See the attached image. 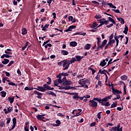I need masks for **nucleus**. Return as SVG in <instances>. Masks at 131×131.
I'll list each match as a JSON object with an SVG mask.
<instances>
[{
  "label": "nucleus",
  "instance_id": "49",
  "mask_svg": "<svg viewBox=\"0 0 131 131\" xmlns=\"http://www.w3.org/2000/svg\"><path fill=\"white\" fill-rule=\"evenodd\" d=\"M58 83H59V82H58V80L57 79L55 80L54 81V85L55 86H58Z\"/></svg>",
  "mask_w": 131,
  "mask_h": 131
},
{
  "label": "nucleus",
  "instance_id": "10",
  "mask_svg": "<svg viewBox=\"0 0 131 131\" xmlns=\"http://www.w3.org/2000/svg\"><path fill=\"white\" fill-rule=\"evenodd\" d=\"M74 28H76V26H71L69 27L68 29L64 30V32H68V31H72V29H74Z\"/></svg>",
  "mask_w": 131,
  "mask_h": 131
},
{
  "label": "nucleus",
  "instance_id": "62",
  "mask_svg": "<svg viewBox=\"0 0 131 131\" xmlns=\"http://www.w3.org/2000/svg\"><path fill=\"white\" fill-rule=\"evenodd\" d=\"M62 63H63V60L61 61H60V62H57V65H58V66H62Z\"/></svg>",
  "mask_w": 131,
  "mask_h": 131
},
{
  "label": "nucleus",
  "instance_id": "47",
  "mask_svg": "<svg viewBox=\"0 0 131 131\" xmlns=\"http://www.w3.org/2000/svg\"><path fill=\"white\" fill-rule=\"evenodd\" d=\"M97 39V46H100V44L101 43V38L99 37L96 38Z\"/></svg>",
  "mask_w": 131,
  "mask_h": 131
},
{
  "label": "nucleus",
  "instance_id": "8",
  "mask_svg": "<svg viewBox=\"0 0 131 131\" xmlns=\"http://www.w3.org/2000/svg\"><path fill=\"white\" fill-rule=\"evenodd\" d=\"M55 123L56 124L52 123V124H51V125H52V126H54L55 127L56 126H59L60 124H61V121L60 120H57L55 121Z\"/></svg>",
  "mask_w": 131,
  "mask_h": 131
},
{
  "label": "nucleus",
  "instance_id": "13",
  "mask_svg": "<svg viewBox=\"0 0 131 131\" xmlns=\"http://www.w3.org/2000/svg\"><path fill=\"white\" fill-rule=\"evenodd\" d=\"M57 78H58V79H57V81L58 82V83H62L63 82L62 81V76H61V74H59L56 76Z\"/></svg>",
  "mask_w": 131,
  "mask_h": 131
},
{
  "label": "nucleus",
  "instance_id": "12",
  "mask_svg": "<svg viewBox=\"0 0 131 131\" xmlns=\"http://www.w3.org/2000/svg\"><path fill=\"white\" fill-rule=\"evenodd\" d=\"M43 116H46V114H43L42 115H38L36 116V118L38 119V120H42L45 118Z\"/></svg>",
  "mask_w": 131,
  "mask_h": 131
},
{
  "label": "nucleus",
  "instance_id": "4",
  "mask_svg": "<svg viewBox=\"0 0 131 131\" xmlns=\"http://www.w3.org/2000/svg\"><path fill=\"white\" fill-rule=\"evenodd\" d=\"M78 83L81 85L77 86L76 88H81L82 86H84V85L86 83V81L84 80L83 79H81L78 81Z\"/></svg>",
  "mask_w": 131,
  "mask_h": 131
},
{
  "label": "nucleus",
  "instance_id": "21",
  "mask_svg": "<svg viewBox=\"0 0 131 131\" xmlns=\"http://www.w3.org/2000/svg\"><path fill=\"white\" fill-rule=\"evenodd\" d=\"M49 26H50V25H45L42 29V31H47V30L49 28Z\"/></svg>",
  "mask_w": 131,
  "mask_h": 131
},
{
  "label": "nucleus",
  "instance_id": "40",
  "mask_svg": "<svg viewBox=\"0 0 131 131\" xmlns=\"http://www.w3.org/2000/svg\"><path fill=\"white\" fill-rule=\"evenodd\" d=\"M77 34H78L79 35H82L83 36H84L85 35H86V33L84 32V33L77 32L75 34V35H77Z\"/></svg>",
  "mask_w": 131,
  "mask_h": 131
},
{
  "label": "nucleus",
  "instance_id": "51",
  "mask_svg": "<svg viewBox=\"0 0 131 131\" xmlns=\"http://www.w3.org/2000/svg\"><path fill=\"white\" fill-rule=\"evenodd\" d=\"M99 21H100V23H101V25H104V22L105 21L104 18L100 19Z\"/></svg>",
  "mask_w": 131,
  "mask_h": 131
},
{
  "label": "nucleus",
  "instance_id": "36",
  "mask_svg": "<svg viewBox=\"0 0 131 131\" xmlns=\"http://www.w3.org/2000/svg\"><path fill=\"white\" fill-rule=\"evenodd\" d=\"M0 126L1 127H5L6 126V124L5 123V122L3 121H0Z\"/></svg>",
  "mask_w": 131,
  "mask_h": 131
},
{
  "label": "nucleus",
  "instance_id": "26",
  "mask_svg": "<svg viewBox=\"0 0 131 131\" xmlns=\"http://www.w3.org/2000/svg\"><path fill=\"white\" fill-rule=\"evenodd\" d=\"M73 99L74 100H78L79 99V96H78V93H76L75 95L73 96Z\"/></svg>",
  "mask_w": 131,
  "mask_h": 131
},
{
  "label": "nucleus",
  "instance_id": "56",
  "mask_svg": "<svg viewBox=\"0 0 131 131\" xmlns=\"http://www.w3.org/2000/svg\"><path fill=\"white\" fill-rule=\"evenodd\" d=\"M63 90H71V86H63Z\"/></svg>",
  "mask_w": 131,
  "mask_h": 131
},
{
  "label": "nucleus",
  "instance_id": "14",
  "mask_svg": "<svg viewBox=\"0 0 131 131\" xmlns=\"http://www.w3.org/2000/svg\"><path fill=\"white\" fill-rule=\"evenodd\" d=\"M120 128V124H118L116 127H112L110 129L111 131H117V129Z\"/></svg>",
  "mask_w": 131,
  "mask_h": 131
},
{
  "label": "nucleus",
  "instance_id": "63",
  "mask_svg": "<svg viewBox=\"0 0 131 131\" xmlns=\"http://www.w3.org/2000/svg\"><path fill=\"white\" fill-rule=\"evenodd\" d=\"M111 98H112V95H110L109 96H107L105 97V98L106 99V100L108 101V100H110V99H111Z\"/></svg>",
  "mask_w": 131,
  "mask_h": 131
},
{
  "label": "nucleus",
  "instance_id": "44",
  "mask_svg": "<svg viewBox=\"0 0 131 131\" xmlns=\"http://www.w3.org/2000/svg\"><path fill=\"white\" fill-rule=\"evenodd\" d=\"M121 79H122V80H126V79H127V76L125 75L122 76L121 77Z\"/></svg>",
  "mask_w": 131,
  "mask_h": 131
},
{
  "label": "nucleus",
  "instance_id": "16",
  "mask_svg": "<svg viewBox=\"0 0 131 131\" xmlns=\"http://www.w3.org/2000/svg\"><path fill=\"white\" fill-rule=\"evenodd\" d=\"M115 40L113 39V40H109V42L107 44V46H110L112 48L113 47V43H115Z\"/></svg>",
  "mask_w": 131,
  "mask_h": 131
},
{
  "label": "nucleus",
  "instance_id": "54",
  "mask_svg": "<svg viewBox=\"0 0 131 131\" xmlns=\"http://www.w3.org/2000/svg\"><path fill=\"white\" fill-rule=\"evenodd\" d=\"M112 11H113L114 12H115V13H119V14H121V13L120 12V11H119V10L118 9H112Z\"/></svg>",
  "mask_w": 131,
  "mask_h": 131
},
{
  "label": "nucleus",
  "instance_id": "20",
  "mask_svg": "<svg viewBox=\"0 0 131 131\" xmlns=\"http://www.w3.org/2000/svg\"><path fill=\"white\" fill-rule=\"evenodd\" d=\"M106 44H107V40L104 39V40L102 41V43H101V45H100V48H102L103 49V48H104V46L105 45H106Z\"/></svg>",
  "mask_w": 131,
  "mask_h": 131
},
{
  "label": "nucleus",
  "instance_id": "41",
  "mask_svg": "<svg viewBox=\"0 0 131 131\" xmlns=\"http://www.w3.org/2000/svg\"><path fill=\"white\" fill-rule=\"evenodd\" d=\"M60 74V76H62V77H64V76H68V75H69V74L67 73H60V74Z\"/></svg>",
  "mask_w": 131,
  "mask_h": 131
},
{
  "label": "nucleus",
  "instance_id": "48",
  "mask_svg": "<svg viewBox=\"0 0 131 131\" xmlns=\"http://www.w3.org/2000/svg\"><path fill=\"white\" fill-rule=\"evenodd\" d=\"M123 46H122L121 45L119 47V48H117L116 51H117L118 52H121V50H122V48H123Z\"/></svg>",
  "mask_w": 131,
  "mask_h": 131
},
{
  "label": "nucleus",
  "instance_id": "31",
  "mask_svg": "<svg viewBox=\"0 0 131 131\" xmlns=\"http://www.w3.org/2000/svg\"><path fill=\"white\" fill-rule=\"evenodd\" d=\"M27 33V29H26V28H23L21 34H23V35H25V34H26Z\"/></svg>",
  "mask_w": 131,
  "mask_h": 131
},
{
  "label": "nucleus",
  "instance_id": "53",
  "mask_svg": "<svg viewBox=\"0 0 131 131\" xmlns=\"http://www.w3.org/2000/svg\"><path fill=\"white\" fill-rule=\"evenodd\" d=\"M37 95L38 96H37V98H38V99H41V97H42V94L39 93Z\"/></svg>",
  "mask_w": 131,
  "mask_h": 131
},
{
  "label": "nucleus",
  "instance_id": "27",
  "mask_svg": "<svg viewBox=\"0 0 131 131\" xmlns=\"http://www.w3.org/2000/svg\"><path fill=\"white\" fill-rule=\"evenodd\" d=\"M9 62H10V60L8 59H4V61H2V64H4V65H6V64H8V63H9Z\"/></svg>",
  "mask_w": 131,
  "mask_h": 131
},
{
  "label": "nucleus",
  "instance_id": "29",
  "mask_svg": "<svg viewBox=\"0 0 131 131\" xmlns=\"http://www.w3.org/2000/svg\"><path fill=\"white\" fill-rule=\"evenodd\" d=\"M92 46L90 44H86L85 46H84V49L85 50H90V49H91Z\"/></svg>",
  "mask_w": 131,
  "mask_h": 131
},
{
  "label": "nucleus",
  "instance_id": "46",
  "mask_svg": "<svg viewBox=\"0 0 131 131\" xmlns=\"http://www.w3.org/2000/svg\"><path fill=\"white\" fill-rule=\"evenodd\" d=\"M1 93L2 94V97H3V98H5V97H6V95H7V93H6V92L5 91H2L1 92Z\"/></svg>",
  "mask_w": 131,
  "mask_h": 131
},
{
  "label": "nucleus",
  "instance_id": "9",
  "mask_svg": "<svg viewBox=\"0 0 131 131\" xmlns=\"http://www.w3.org/2000/svg\"><path fill=\"white\" fill-rule=\"evenodd\" d=\"M36 90H37V91H39V92H46V90L45 89V88L43 86H37V88H36Z\"/></svg>",
  "mask_w": 131,
  "mask_h": 131
},
{
  "label": "nucleus",
  "instance_id": "45",
  "mask_svg": "<svg viewBox=\"0 0 131 131\" xmlns=\"http://www.w3.org/2000/svg\"><path fill=\"white\" fill-rule=\"evenodd\" d=\"M47 78L49 81L47 82V84H51V83H52V79L50 77H48Z\"/></svg>",
  "mask_w": 131,
  "mask_h": 131
},
{
  "label": "nucleus",
  "instance_id": "52",
  "mask_svg": "<svg viewBox=\"0 0 131 131\" xmlns=\"http://www.w3.org/2000/svg\"><path fill=\"white\" fill-rule=\"evenodd\" d=\"M101 5L102 7H105L107 5V2L103 1L101 2Z\"/></svg>",
  "mask_w": 131,
  "mask_h": 131
},
{
  "label": "nucleus",
  "instance_id": "17",
  "mask_svg": "<svg viewBox=\"0 0 131 131\" xmlns=\"http://www.w3.org/2000/svg\"><path fill=\"white\" fill-rule=\"evenodd\" d=\"M91 28H98V24L96 21H94L92 25L90 26Z\"/></svg>",
  "mask_w": 131,
  "mask_h": 131
},
{
  "label": "nucleus",
  "instance_id": "50",
  "mask_svg": "<svg viewBox=\"0 0 131 131\" xmlns=\"http://www.w3.org/2000/svg\"><path fill=\"white\" fill-rule=\"evenodd\" d=\"M6 124H9V123H10V122H11V118H6Z\"/></svg>",
  "mask_w": 131,
  "mask_h": 131
},
{
  "label": "nucleus",
  "instance_id": "35",
  "mask_svg": "<svg viewBox=\"0 0 131 131\" xmlns=\"http://www.w3.org/2000/svg\"><path fill=\"white\" fill-rule=\"evenodd\" d=\"M128 31V27L125 25L124 30L123 31V33L125 34H127V32Z\"/></svg>",
  "mask_w": 131,
  "mask_h": 131
},
{
  "label": "nucleus",
  "instance_id": "6",
  "mask_svg": "<svg viewBox=\"0 0 131 131\" xmlns=\"http://www.w3.org/2000/svg\"><path fill=\"white\" fill-rule=\"evenodd\" d=\"M12 121H13V125L11 128L10 129V130H13V129H14L16 127V124L17 123V119H16V118H13Z\"/></svg>",
  "mask_w": 131,
  "mask_h": 131
},
{
  "label": "nucleus",
  "instance_id": "43",
  "mask_svg": "<svg viewBox=\"0 0 131 131\" xmlns=\"http://www.w3.org/2000/svg\"><path fill=\"white\" fill-rule=\"evenodd\" d=\"M116 106H117V102H114L111 106V108H115V107H116Z\"/></svg>",
  "mask_w": 131,
  "mask_h": 131
},
{
  "label": "nucleus",
  "instance_id": "55",
  "mask_svg": "<svg viewBox=\"0 0 131 131\" xmlns=\"http://www.w3.org/2000/svg\"><path fill=\"white\" fill-rule=\"evenodd\" d=\"M25 91H31V90H33V89H31L28 86H26L25 89H24Z\"/></svg>",
  "mask_w": 131,
  "mask_h": 131
},
{
  "label": "nucleus",
  "instance_id": "7",
  "mask_svg": "<svg viewBox=\"0 0 131 131\" xmlns=\"http://www.w3.org/2000/svg\"><path fill=\"white\" fill-rule=\"evenodd\" d=\"M112 89L113 93L114 94V95H118L119 94H121V92L117 90H115L114 89V87H113V85H112Z\"/></svg>",
  "mask_w": 131,
  "mask_h": 131
},
{
  "label": "nucleus",
  "instance_id": "3",
  "mask_svg": "<svg viewBox=\"0 0 131 131\" xmlns=\"http://www.w3.org/2000/svg\"><path fill=\"white\" fill-rule=\"evenodd\" d=\"M89 105L93 108H96V107H98V102L94 100H90L89 101Z\"/></svg>",
  "mask_w": 131,
  "mask_h": 131
},
{
  "label": "nucleus",
  "instance_id": "58",
  "mask_svg": "<svg viewBox=\"0 0 131 131\" xmlns=\"http://www.w3.org/2000/svg\"><path fill=\"white\" fill-rule=\"evenodd\" d=\"M105 101H103L102 100H100V101H99V103L101 104V105H102V106H105Z\"/></svg>",
  "mask_w": 131,
  "mask_h": 131
},
{
  "label": "nucleus",
  "instance_id": "28",
  "mask_svg": "<svg viewBox=\"0 0 131 131\" xmlns=\"http://www.w3.org/2000/svg\"><path fill=\"white\" fill-rule=\"evenodd\" d=\"M11 56L8 55V54H3V55L1 56V58L2 59H4V58H11Z\"/></svg>",
  "mask_w": 131,
  "mask_h": 131
},
{
  "label": "nucleus",
  "instance_id": "22",
  "mask_svg": "<svg viewBox=\"0 0 131 131\" xmlns=\"http://www.w3.org/2000/svg\"><path fill=\"white\" fill-rule=\"evenodd\" d=\"M70 47H76L77 46V42L75 41H72L70 43Z\"/></svg>",
  "mask_w": 131,
  "mask_h": 131
},
{
  "label": "nucleus",
  "instance_id": "59",
  "mask_svg": "<svg viewBox=\"0 0 131 131\" xmlns=\"http://www.w3.org/2000/svg\"><path fill=\"white\" fill-rule=\"evenodd\" d=\"M8 84L9 85H12L13 86H14V85H16V84L13 82H9Z\"/></svg>",
  "mask_w": 131,
  "mask_h": 131
},
{
  "label": "nucleus",
  "instance_id": "30",
  "mask_svg": "<svg viewBox=\"0 0 131 131\" xmlns=\"http://www.w3.org/2000/svg\"><path fill=\"white\" fill-rule=\"evenodd\" d=\"M61 53L64 56H67V55H68V51L66 50H61Z\"/></svg>",
  "mask_w": 131,
  "mask_h": 131
},
{
  "label": "nucleus",
  "instance_id": "39",
  "mask_svg": "<svg viewBox=\"0 0 131 131\" xmlns=\"http://www.w3.org/2000/svg\"><path fill=\"white\" fill-rule=\"evenodd\" d=\"M47 94H48V95H51L52 96H54V97H57V95L55 94V93L52 91H49L48 92H47Z\"/></svg>",
  "mask_w": 131,
  "mask_h": 131
},
{
  "label": "nucleus",
  "instance_id": "18",
  "mask_svg": "<svg viewBox=\"0 0 131 131\" xmlns=\"http://www.w3.org/2000/svg\"><path fill=\"white\" fill-rule=\"evenodd\" d=\"M72 82L71 81L66 80L63 82V85H70Z\"/></svg>",
  "mask_w": 131,
  "mask_h": 131
},
{
  "label": "nucleus",
  "instance_id": "11",
  "mask_svg": "<svg viewBox=\"0 0 131 131\" xmlns=\"http://www.w3.org/2000/svg\"><path fill=\"white\" fill-rule=\"evenodd\" d=\"M74 28H76V26H71L69 27L68 29L64 30V32H68V31H72V29H74Z\"/></svg>",
  "mask_w": 131,
  "mask_h": 131
},
{
  "label": "nucleus",
  "instance_id": "57",
  "mask_svg": "<svg viewBox=\"0 0 131 131\" xmlns=\"http://www.w3.org/2000/svg\"><path fill=\"white\" fill-rule=\"evenodd\" d=\"M101 113H102V112H100L97 114V117L98 119H101Z\"/></svg>",
  "mask_w": 131,
  "mask_h": 131
},
{
  "label": "nucleus",
  "instance_id": "42",
  "mask_svg": "<svg viewBox=\"0 0 131 131\" xmlns=\"http://www.w3.org/2000/svg\"><path fill=\"white\" fill-rule=\"evenodd\" d=\"M75 61H76V59H75V58H74V57L72 58L71 61L69 60L70 64H72V63H74V62H75Z\"/></svg>",
  "mask_w": 131,
  "mask_h": 131
},
{
  "label": "nucleus",
  "instance_id": "25",
  "mask_svg": "<svg viewBox=\"0 0 131 131\" xmlns=\"http://www.w3.org/2000/svg\"><path fill=\"white\" fill-rule=\"evenodd\" d=\"M108 21H110V22H112V23H113V24H115V25H116V22H115V20L113 19V18L110 17H108Z\"/></svg>",
  "mask_w": 131,
  "mask_h": 131
},
{
  "label": "nucleus",
  "instance_id": "38",
  "mask_svg": "<svg viewBox=\"0 0 131 131\" xmlns=\"http://www.w3.org/2000/svg\"><path fill=\"white\" fill-rule=\"evenodd\" d=\"M8 101H10V104H12V103H14V97H8Z\"/></svg>",
  "mask_w": 131,
  "mask_h": 131
},
{
  "label": "nucleus",
  "instance_id": "37",
  "mask_svg": "<svg viewBox=\"0 0 131 131\" xmlns=\"http://www.w3.org/2000/svg\"><path fill=\"white\" fill-rule=\"evenodd\" d=\"M78 110H79V111H80L79 113H77L76 114V115L73 116V117H75V116H79V115H80L81 114V111H82V110L81 109H78Z\"/></svg>",
  "mask_w": 131,
  "mask_h": 131
},
{
  "label": "nucleus",
  "instance_id": "32",
  "mask_svg": "<svg viewBox=\"0 0 131 131\" xmlns=\"http://www.w3.org/2000/svg\"><path fill=\"white\" fill-rule=\"evenodd\" d=\"M28 43H29V42L28 41H26L25 45L21 48L22 51L25 50V49H26L28 46Z\"/></svg>",
  "mask_w": 131,
  "mask_h": 131
},
{
  "label": "nucleus",
  "instance_id": "5",
  "mask_svg": "<svg viewBox=\"0 0 131 131\" xmlns=\"http://www.w3.org/2000/svg\"><path fill=\"white\" fill-rule=\"evenodd\" d=\"M4 111L5 113V114H9V113H10V112H12V111H13V107H11V106H9L7 108V109L5 108L4 109Z\"/></svg>",
  "mask_w": 131,
  "mask_h": 131
},
{
  "label": "nucleus",
  "instance_id": "19",
  "mask_svg": "<svg viewBox=\"0 0 131 131\" xmlns=\"http://www.w3.org/2000/svg\"><path fill=\"white\" fill-rule=\"evenodd\" d=\"M120 83L123 84V85H124V88H123L124 94V95H126V86H125V83H124V82L123 81H120Z\"/></svg>",
  "mask_w": 131,
  "mask_h": 131
},
{
  "label": "nucleus",
  "instance_id": "1",
  "mask_svg": "<svg viewBox=\"0 0 131 131\" xmlns=\"http://www.w3.org/2000/svg\"><path fill=\"white\" fill-rule=\"evenodd\" d=\"M63 63L62 64L63 67L64 68L63 70H67L70 66V62L69 60L65 59L63 60Z\"/></svg>",
  "mask_w": 131,
  "mask_h": 131
},
{
  "label": "nucleus",
  "instance_id": "24",
  "mask_svg": "<svg viewBox=\"0 0 131 131\" xmlns=\"http://www.w3.org/2000/svg\"><path fill=\"white\" fill-rule=\"evenodd\" d=\"M106 64H107V63L106 62V61H105V59H103L102 60V61H101L100 63V66H101L102 67H104V66H105V65H106Z\"/></svg>",
  "mask_w": 131,
  "mask_h": 131
},
{
  "label": "nucleus",
  "instance_id": "34",
  "mask_svg": "<svg viewBox=\"0 0 131 131\" xmlns=\"http://www.w3.org/2000/svg\"><path fill=\"white\" fill-rule=\"evenodd\" d=\"M43 87L44 88V89L45 90V91H48V90H49V89L50 88V85L47 84H45L43 85Z\"/></svg>",
  "mask_w": 131,
  "mask_h": 131
},
{
  "label": "nucleus",
  "instance_id": "64",
  "mask_svg": "<svg viewBox=\"0 0 131 131\" xmlns=\"http://www.w3.org/2000/svg\"><path fill=\"white\" fill-rule=\"evenodd\" d=\"M95 18H96V19H101V15H96L95 16Z\"/></svg>",
  "mask_w": 131,
  "mask_h": 131
},
{
  "label": "nucleus",
  "instance_id": "23",
  "mask_svg": "<svg viewBox=\"0 0 131 131\" xmlns=\"http://www.w3.org/2000/svg\"><path fill=\"white\" fill-rule=\"evenodd\" d=\"M99 73H100V74H105V73H107V74H109V73L106 71V70H103V71H101V70H99V71L98 72Z\"/></svg>",
  "mask_w": 131,
  "mask_h": 131
},
{
  "label": "nucleus",
  "instance_id": "2",
  "mask_svg": "<svg viewBox=\"0 0 131 131\" xmlns=\"http://www.w3.org/2000/svg\"><path fill=\"white\" fill-rule=\"evenodd\" d=\"M124 36L122 35H119L118 36H117V35H116V33L115 34L114 36V38L116 41V45L115 46V48H117V47H118V44L119 43V40L118 39V38H123Z\"/></svg>",
  "mask_w": 131,
  "mask_h": 131
},
{
  "label": "nucleus",
  "instance_id": "33",
  "mask_svg": "<svg viewBox=\"0 0 131 131\" xmlns=\"http://www.w3.org/2000/svg\"><path fill=\"white\" fill-rule=\"evenodd\" d=\"M107 6H109L110 8H112V9H116V7L112 3H107Z\"/></svg>",
  "mask_w": 131,
  "mask_h": 131
},
{
  "label": "nucleus",
  "instance_id": "61",
  "mask_svg": "<svg viewBox=\"0 0 131 131\" xmlns=\"http://www.w3.org/2000/svg\"><path fill=\"white\" fill-rule=\"evenodd\" d=\"M93 100L97 101L98 102H99V103H100V101H101V99H100L98 98H94Z\"/></svg>",
  "mask_w": 131,
  "mask_h": 131
},
{
  "label": "nucleus",
  "instance_id": "60",
  "mask_svg": "<svg viewBox=\"0 0 131 131\" xmlns=\"http://www.w3.org/2000/svg\"><path fill=\"white\" fill-rule=\"evenodd\" d=\"M13 64H14V61H11L7 66L8 67H10L11 65H13Z\"/></svg>",
  "mask_w": 131,
  "mask_h": 131
},
{
  "label": "nucleus",
  "instance_id": "15",
  "mask_svg": "<svg viewBox=\"0 0 131 131\" xmlns=\"http://www.w3.org/2000/svg\"><path fill=\"white\" fill-rule=\"evenodd\" d=\"M76 61L77 62H80L82 59H83V56H80L79 55H77L75 56Z\"/></svg>",
  "mask_w": 131,
  "mask_h": 131
}]
</instances>
